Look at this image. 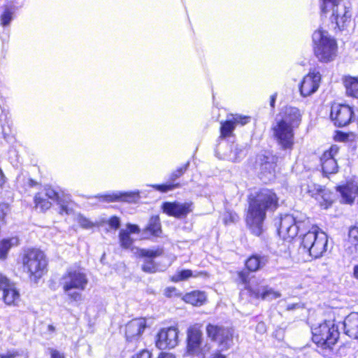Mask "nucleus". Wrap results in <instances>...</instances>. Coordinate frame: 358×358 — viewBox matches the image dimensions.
<instances>
[{
  "label": "nucleus",
  "mask_w": 358,
  "mask_h": 358,
  "mask_svg": "<svg viewBox=\"0 0 358 358\" xmlns=\"http://www.w3.org/2000/svg\"><path fill=\"white\" fill-rule=\"evenodd\" d=\"M278 203V198L271 189H262L257 194L250 203L246 216V223L254 234L259 236L262 234L266 210H275Z\"/></svg>",
  "instance_id": "obj_1"
},
{
  "label": "nucleus",
  "mask_w": 358,
  "mask_h": 358,
  "mask_svg": "<svg viewBox=\"0 0 358 358\" xmlns=\"http://www.w3.org/2000/svg\"><path fill=\"white\" fill-rule=\"evenodd\" d=\"M22 271L31 282H37L48 271V259L38 248L24 250L21 257Z\"/></svg>",
  "instance_id": "obj_2"
},
{
  "label": "nucleus",
  "mask_w": 358,
  "mask_h": 358,
  "mask_svg": "<svg viewBox=\"0 0 358 358\" xmlns=\"http://www.w3.org/2000/svg\"><path fill=\"white\" fill-rule=\"evenodd\" d=\"M60 284L69 299L77 302L83 300L81 292L86 289L88 279L80 268H70L61 278Z\"/></svg>",
  "instance_id": "obj_3"
},
{
  "label": "nucleus",
  "mask_w": 358,
  "mask_h": 358,
  "mask_svg": "<svg viewBox=\"0 0 358 358\" xmlns=\"http://www.w3.org/2000/svg\"><path fill=\"white\" fill-rule=\"evenodd\" d=\"M312 38L315 55L320 62H328L336 58L337 43L327 31L321 28L315 30Z\"/></svg>",
  "instance_id": "obj_4"
},
{
  "label": "nucleus",
  "mask_w": 358,
  "mask_h": 358,
  "mask_svg": "<svg viewBox=\"0 0 358 358\" xmlns=\"http://www.w3.org/2000/svg\"><path fill=\"white\" fill-rule=\"evenodd\" d=\"M312 340L322 350L331 351L336 343L339 332L333 320L324 321L312 328Z\"/></svg>",
  "instance_id": "obj_5"
},
{
  "label": "nucleus",
  "mask_w": 358,
  "mask_h": 358,
  "mask_svg": "<svg viewBox=\"0 0 358 358\" xmlns=\"http://www.w3.org/2000/svg\"><path fill=\"white\" fill-rule=\"evenodd\" d=\"M327 244V235L319 230L318 227H312L311 229L303 236L301 248L305 252H308L310 256L318 258L326 252Z\"/></svg>",
  "instance_id": "obj_6"
},
{
  "label": "nucleus",
  "mask_w": 358,
  "mask_h": 358,
  "mask_svg": "<svg viewBox=\"0 0 358 358\" xmlns=\"http://www.w3.org/2000/svg\"><path fill=\"white\" fill-rule=\"evenodd\" d=\"M342 0H323L322 10L323 13L332 10L331 20L338 29L342 30L348 27L351 22V13L348 8L341 3Z\"/></svg>",
  "instance_id": "obj_7"
},
{
  "label": "nucleus",
  "mask_w": 358,
  "mask_h": 358,
  "mask_svg": "<svg viewBox=\"0 0 358 358\" xmlns=\"http://www.w3.org/2000/svg\"><path fill=\"white\" fill-rule=\"evenodd\" d=\"M207 336L216 343L220 351L229 350L234 344L232 329L216 324H208L206 327Z\"/></svg>",
  "instance_id": "obj_8"
},
{
  "label": "nucleus",
  "mask_w": 358,
  "mask_h": 358,
  "mask_svg": "<svg viewBox=\"0 0 358 358\" xmlns=\"http://www.w3.org/2000/svg\"><path fill=\"white\" fill-rule=\"evenodd\" d=\"M202 331L196 325L190 326L187 330L186 354L192 357H203L209 352L210 348L203 346Z\"/></svg>",
  "instance_id": "obj_9"
},
{
  "label": "nucleus",
  "mask_w": 358,
  "mask_h": 358,
  "mask_svg": "<svg viewBox=\"0 0 358 358\" xmlns=\"http://www.w3.org/2000/svg\"><path fill=\"white\" fill-rule=\"evenodd\" d=\"M306 223L308 224L309 220L305 217L300 220L294 215H285L280 218L278 234L285 240L293 238Z\"/></svg>",
  "instance_id": "obj_10"
},
{
  "label": "nucleus",
  "mask_w": 358,
  "mask_h": 358,
  "mask_svg": "<svg viewBox=\"0 0 358 358\" xmlns=\"http://www.w3.org/2000/svg\"><path fill=\"white\" fill-rule=\"evenodd\" d=\"M238 278L245 288L249 290L256 298H261L264 300H272L280 296V294L271 288L259 287L258 280L255 278L248 280L247 273L241 271L238 273Z\"/></svg>",
  "instance_id": "obj_11"
},
{
  "label": "nucleus",
  "mask_w": 358,
  "mask_h": 358,
  "mask_svg": "<svg viewBox=\"0 0 358 358\" xmlns=\"http://www.w3.org/2000/svg\"><path fill=\"white\" fill-rule=\"evenodd\" d=\"M294 129L276 120L273 127V136L282 149H291L294 144Z\"/></svg>",
  "instance_id": "obj_12"
},
{
  "label": "nucleus",
  "mask_w": 358,
  "mask_h": 358,
  "mask_svg": "<svg viewBox=\"0 0 358 358\" xmlns=\"http://www.w3.org/2000/svg\"><path fill=\"white\" fill-rule=\"evenodd\" d=\"M179 331L177 327L162 329L157 335L156 346L161 350L172 349L178 345Z\"/></svg>",
  "instance_id": "obj_13"
},
{
  "label": "nucleus",
  "mask_w": 358,
  "mask_h": 358,
  "mask_svg": "<svg viewBox=\"0 0 358 358\" xmlns=\"http://www.w3.org/2000/svg\"><path fill=\"white\" fill-rule=\"evenodd\" d=\"M163 212L176 218L185 217L193 210L192 201L180 203L178 201L164 202L162 206Z\"/></svg>",
  "instance_id": "obj_14"
},
{
  "label": "nucleus",
  "mask_w": 358,
  "mask_h": 358,
  "mask_svg": "<svg viewBox=\"0 0 358 358\" xmlns=\"http://www.w3.org/2000/svg\"><path fill=\"white\" fill-rule=\"evenodd\" d=\"M353 111L348 105L334 104L331 106V117L338 127H345L352 120Z\"/></svg>",
  "instance_id": "obj_15"
},
{
  "label": "nucleus",
  "mask_w": 358,
  "mask_h": 358,
  "mask_svg": "<svg viewBox=\"0 0 358 358\" xmlns=\"http://www.w3.org/2000/svg\"><path fill=\"white\" fill-rule=\"evenodd\" d=\"M339 148L337 145H331L330 148L322 154L320 161L322 171L324 174L336 173L338 166L336 159L338 153Z\"/></svg>",
  "instance_id": "obj_16"
},
{
  "label": "nucleus",
  "mask_w": 358,
  "mask_h": 358,
  "mask_svg": "<svg viewBox=\"0 0 358 358\" xmlns=\"http://www.w3.org/2000/svg\"><path fill=\"white\" fill-rule=\"evenodd\" d=\"M147 322L145 318H135L129 322L125 327V336L128 341H137L141 337L145 328Z\"/></svg>",
  "instance_id": "obj_17"
},
{
  "label": "nucleus",
  "mask_w": 358,
  "mask_h": 358,
  "mask_svg": "<svg viewBox=\"0 0 358 358\" xmlns=\"http://www.w3.org/2000/svg\"><path fill=\"white\" fill-rule=\"evenodd\" d=\"M249 116L238 114L231 115L227 120L221 122L220 134L222 138L231 136L236 125H245L250 122Z\"/></svg>",
  "instance_id": "obj_18"
},
{
  "label": "nucleus",
  "mask_w": 358,
  "mask_h": 358,
  "mask_svg": "<svg viewBox=\"0 0 358 358\" xmlns=\"http://www.w3.org/2000/svg\"><path fill=\"white\" fill-rule=\"evenodd\" d=\"M321 76L319 72H310L303 78L300 86L301 94L308 96L315 92L320 85Z\"/></svg>",
  "instance_id": "obj_19"
},
{
  "label": "nucleus",
  "mask_w": 358,
  "mask_h": 358,
  "mask_svg": "<svg viewBox=\"0 0 358 358\" xmlns=\"http://www.w3.org/2000/svg\"><path fill=\"white\" fill-rule=\"evenodd\" d=\"M279 116L280 118L277 117V121L283 122L285 124H288L293 129L297 127L301 121L299 110L294 107H286L280 113Z\"/></svg>",
  "instance_id": "obj_20"
},
{
  "label": "nucleus",
  "mask_w": 358,
  "mask_h": 358,
  "mask_svg": "<svg viewBox=\"0 0 358 358\" xmlns=\"http://www.w3.org/2000/svg\"><path fill=\"white\" fill-rule=\"evenodd\" d=\"M337 190L341 195L342 202L351 204L358 196V183L349 182L344 185L338 187Z\"/></svg>",
  "instance_id": "obj_21"
},
{
  "label": "nucleus",
  "mask_w": 358,
  "mask_h": 358,
  "mask_svg": "<svg viewBox=\"0 0 358 358\" xmlns=\"http://www.w3.org/2000/svg\"><path fill=\"white\" fill-rule=\"evenodd\" d=\"M45 195L48 199L57 202L60 206V213L70 214L71 213L72 208L70 206L71 203L69 196H64V199L60 197L59 194L50 187L45 188Z\"/></svg>",
  "instance_id": "obj_22"
},
{
  "label": "nucleus",
  "mask_w": 358,
  "mask_h": 358,
  "mask_svg": "<svg viewBox=\"0 0 358 358\" xmlns=\"http://www.w3.org/2000/svg\"><path fill=\"white\" fill-rule=\"evenodd\" d=\"M1 289L3 290L2 298L4 303L8 306H16L20 301V295L15 285L9 280L8 285Z\"/></svg>",
  "instance_id": "obj_23"
},
{
  "label": "nucleus",
  "mask_w": 358,
  "mask_h": 358,
  "mask_svg": "<svg viewBox=\"0 0 358 358\" xmlns=\"http://www.w3.org/2000/svg\"><path fill=\"white\" fill-rule=\"evenodd\" d=\"M315 189L316 192H313L311 190H309V192L311 193L313 196H315L316 199L319 201L320 206L324 209L331 206L334 202L333 194L329 190L322 189L320 186H315Z\"/></svg>",
  "instance_id": "obj_24"
},
{
  "label": "nucleus",
  "mask_w": 358,
  "mask_h": 358,
  "mask_svg": "<svg viewBox=\"0 0 358 358\" xmlns=\"http://www.w3.org/2000/svg\"><path fill=\"white\" fill-rule=\"evenodd\" d=\"M103 201H123L127 202H134L139 199V192H117L113 194L104 195L101 196Z\"/></svg>",
  "instance_id": "obj_25"
},
{
  "label": "nucleus",
  "mask_w": 358,
  "mask_h": 358,
  "mask_svg": "<svg viewBox=\"0 0 358 358\" xmlns=\"http://www.w3.org/2000/svg\"><path fill=\"white\" fill-rule=\"evenodd\" d=\"M345 333L350 338L358 339V313L350 314L344 320Z\"/></svg>",
  "instance_id": "obj_26"
},
{
  "label": "nucleus",
  "mask_w": 358,
  "mask_h": 358,
  "mask_svg": "<svg viewBox=\"0 0 358 358\" xmlns=\"http://www.w3.org/2000/svg\"><path fill=\"white\" fill-rule=\"evenodd\" d=\"M268 262L267 256L255 255L246 260L245 266L249 271L255 272L264 267Z\"/></svg>",
  "instance_id": "obj_27"
},
{
  "label": "nucleus",
  "mask_w": 358,
  "mask_h": 358,
  "mask_svg": "<svg viewBox=\"0 0 358 358\" xmlns=\"http://www.w3.org/2000/svg\"><path fill=\"white\" fill-rule=\"evenodd\" d=\"M182 300L192 306H201L206 302V295L203 292L194 290L185 294L182 297Z\"/></svg>",
  "instance_id": "obj_28"
},
{
  "label": "nucleus",
  "mask_w": 358,
  "mask_h": 358,
  "mask_svg": "<svg viewBox=\"0 0 358 358\" xmlns=\"http://www.w3.org/2000/svg\"><path fill=\"white\" fill-rule=\"evenodd\" d=\"M18 245L19 239L17 237H11L0 241V259H6L10 249Z\"/></svg>",
  "instance_id": "obj_29"
},
{
  "label": "nucleus",
  "mask_w": 358,
  "mask_h": 358,
  "mask_svg": "<svg viewBox=\"0 0 358 358\" xmlns=\"http://www.w3.org/2000/svg\"><path fill=\"white\" fill-rule=\"evenodd\" d=\"M205 273L203 271H195L193 272L190 269H184L178 271L175 275L171 276V280L174 282L180 281L187 280L190 278H197L204 275Z\"/></svg>",
  "instance_id": "obj_30"
},
{
  "label": "nucleus",
  "mask_w": 358,
  "mask_h": 358,
  "mask_svg": "<svg viewBox=\"0 0 358 358\" xmlns=\"http://www.w3.org/2000/svg\"><path fill=\"white\" fill-rule=\"evenodd\" d=\"M275 178V165L271 162H266L261 166L260 178L264 182L271 181Z\"/></svg>",
  "instance_id": "obj_31"
},
{
  "label": "nucleus",
  "mask_w": 358,
  "mask_h": 358,
  "mask_svg": "<svg viewBox=\"0 0 358 358\" xmlns=\"http://www.w3.org/2000/svg\"><path fill=\"white\" fill-rule=\"evenodd\" d=\"M344 85L348 95L358 98V78L346 77L344 80Z\"/></svg>",
  "instance_id": "obj_32"
},
{
  "label": "nucleus",
  "mask_w": 358,
  "mask_h": 358,
  "mask_svg": "<svg viewBox=\"0 0 358 358\" xmlns=\"http://www.w3.org/2000/svg\"><path fill=\"white\" fill-rule=\"evenodd\" d=\"M133 251L136 255L139 257H145L148 258H155L163 255L164 250L162 248H158L155 250L140 249L138 248H132Z\"/></svg>",
  "instance_id": "obj_33"
},
{
  "label": "nucleus",
  "mask_w": 358,
  "mask_h": 358,
  "mask_svg": "<svg viewBox=\"0 0 358 358\" xmlns=\"http://www.w3.org/2000/svg\"><path fill=\"white\" fill-rule=\"evenodd\" d=\"M147 230L155 236H159L162 233V229L159 217L155 216L150 218Z\"/></svg>",
  "instance_id": "obj_34"
},
{
  "label": "nucleus",
  "mask_w": 358,
  "mask_h": 358,
  "mask_svg": "<svg viewBox=\"0 0 358 358\" xmlns=\"http://www.w3.org/2000/svg\"><path fill=\"white\" fill-rule=\"evenodd\" d=\"M119 241L120 246L124 249H129L133 244V239L129 234L128 230L121 229L119 233Z\"/></svg>",
  "instance_id": "obj_35"
},
{
  "label": "nucleus",
  "mask_w": 358,
  "mask_h": 358,
  "mask_svg": "<svg viewBox=\"0 0 358 358\" xmlns=\"http://www.w3.org/2000/svg\"><path fill=\"white\" fill-rule=\"evenodd\" d=\"M35 203L36 206L39 208L41 210H46L52 206L51 202L44 198L41 193L35 196Z\"/></svg>",
  "instance_id": "obj_36"
},
{
  "label": "nucleus",
  "mask_w": 358,
  "mask_h": 358,
  "mask_svg": "<svg viewBox=\"0 0 358 358\" xmlns=\"http://www.w3.org/2000/svg\"><path fill=\"white\" fill-rule=\"evenodd\" d=\"M76 221L80 224V226L83 229H92L97 224L87 218L83 217L81 215H78L76 217Z\"/></svg>",
  "instance_id": "obj_37"
},
{
  "label": "nucleus",
  "mask_w": 358,
  "mask_h": 358,
  "mask_svg": "<svg viewBox=\"0 0 358 358\" xmlns=\"http://www.w3.org/2000/svg\"><path fill=\"white\" fill-rule=\"evenodd\" d=\"M349 238L358 251V226H355L349 230Z\"/></svg>",
  "instance_id": "obj_38"
},
{
  "label": "nucleus",
  "mask_w": 358,
  "mask_h": 358,
  "mask_svg": "<svg viewBox=\"0 0 358 358\" xmlns=\"http://www.w3.org/2000/svg\"><path fill=\"white\" fill-rule=\"evenodd\" d=\"M22 355V352L16 349H10L4 352H0V358H17Z\"/></svg>",
  "instance_id": "obj_39"
},
{
  "label": "nucleus",
  "mask_w": 358,
  "mask_h": 358,
  "mask_svg": "<svg viewBox=\"0 0 358 358\" xmlns=\"http://www.w3.org/2000/svg\"><path fill=\"white\" fill-rule=\"evenodd\" d=\"M152 187L162 192H166L168 191H171L175 188H178L180 187V183H176V184H167V185H154Z\"/></svg>",
  "instance_id": "obj_40"
},
{
  "label": "nucleus",
  "mask_w": 358,
  "mask_h": 358,
  "mask_svg": "<svg viewBox=\"0 0 358 358\" xmlns=\"http://www.w3.org/2000/svg\"><path fill=\"white\" fill-rule=\"evenodd\" d=\"M142 270L146 273H155L157 271V266L152 260H146L142 266Z\"/></svg>",
  "instance_id": "obj_41"
},
{
  "label": "nucleus",
  "mask_w": 358,
  "mask_h": 358,
  "mask_svg": "<svg viewBox=\"0 0 358 358\" xmlns=\"http://www.w3.org/2000/svg\"><path fill=\"white\" fill-rule=\"evenodd\" d=\"M188 166H189V162H187L186 164H185L183 166L180 167V169H177L176 171L173 172L170 176V180H175L178 178L180 177L186 171Z\"/></svg>",
  "instance_id": "obj_42"
},
{
  "label": "nucleus",
  "mask_w": 358,
  "mask_h": 358,
  "mask_svg": "<svg viewBox=\"0 0 358 358\" xmlns=\"http://www.w3.org/2000/svg\"><path fill=\"white\" fill-rule=\"evenodd\" d=\"M106 223L108 224L111 229L116 230L120 227V220L119 217L113 216L107 220Z\"/></svg>",
  "instance_id": "obj_43"
},
{
  "label": "nucleus",
  "mask_w": 358,
  "mask_h": 358,
  "mask_svg": "<svg viewBox=\"0 0 358 358\" xmlns=\"http://www.w3.org/2000/svg\"><path fill=\"white\" fill-rule=\"evenodd\" d=\"M11 19H12V13L8 10L5 11L1 17L2 24L4 26L8 24L9 22H10Z\"/></svg>",
  "instance_id": "obj_44"
},
{
  "label": "nucleus",
  "mask_w": 358,
  "mask_h": 358,
  "mask_svg": "<svg viewBox=\"0 0 358 358\" xmlns=\"http://www.w3.org/2000/svg\"><path fill=\"white\" fill-rule=\"evenodd\" d=\"M126 227H127V229L125 230H128L129 234H139L141 231L140 228L136 224H132L128 223Z\"/></svg>",
  "instance_id": "obj_45"
},
{
  "label": "nucleus",
  "mask_w": 358,
  "mask_h": 358,
  "mask_svg": "<svg viewBox=\"0 0 358 358\" xmlns=\"http://www.w3.org/2000/svg\"><path fill=\"white\" fill-rule=\"evenodd\" d=\"M132 358H151V354L149 351L143 350Z\"/></svg>",
  "instance_id": "obj_46"
},
{
  "label": "nucleus",
  "mask_w": 358,
  "mask_h": 358,
  "mask_svg": "<svg viewBox=\"0 0 358 358\" xmlns=\"http://www.w3.org/2000/svg\"><path fill=\"white\" fill-rule=\"evenodd\" d=\"M10 280L4 275L2 273L0 272V289L8 285V282Z\"/></svg>",
  "instance_id": "obj_47"
},
{
  "label": "nucleus",
  "mask_w": 358,
  "mask_h": 358,
  "mask_svg": "<svg viewBox=\"0 0 358 358\" xmlns=\"http://www.w3.org/2000/svg\"><path fill=\"white\" fill-rule=\"evenodd\" d=\"M348 135L342 132H338L335 136V139L338 141H345L348 139Z\"/></svg>",
  "instance_id": "obj_48"
},
{
  "label": "nucleus",
  "mask_w": 358,
  "mask_h": 358,
  "mask_svg": "<svg viewBox=\"0 0 358 358\" xmlns=\"http://www.w3.org/2000/svg\"><path fill=\"white\" fill-rule=\"evenodd\" d=\"M176 292L175 287H168L164 290V294L168 297H172Z\"/></svg>",
  "instance_id": "obj_49"
},
{
  "label": "nucleus",
  "mask_w": 358,
  "mask_h": 358,
  "mask_svg": "<svg viewBox=\"0 0 358 358\" xmlns=\"http://www.w3.org/2000/svg\"><path fill=\"white\" fill-rule=\"evenodd\" d=\"M50 358H64L63 355H62L59 351L57 350L51 349L50 350Z\"/></svg>",
  "instance_id": "obj_50"
},
{
  "label": "nucleus",
  "mask_w": 358,
  "mask_h": 358,
  "mask_svg": "<svg viewBox=\"0 0 358 358\" xmlns=\"http://www.w3.org/2000/svg\"><path fill=\"white\" fill-rule=\"evenodd\" d=\"M157 358H176V355L170 352H161Z\"/></svg>",
  "instance_id": "obj_51"
},
{
  "label": "nucleus",
  "mask_w": 358,
  "mask_h": 358,
  "mask_svg": "<svg viewBox=\"0 0 358 358\" xmlns=\"http://www.w3.org/2000/svg\"><path fill=\"white\" fill-rule=\"evenodd\" d=\"M352 276L354 278L358 280V264H356L353 267Z\"/></svg>",
  "instance_id": "obj_52"
},
{
  "label": "nucleus",
  "mask_w": 358,
  "mask_h": 358,
  "mask_svg": "<svg viewBox=\"0 0 358 358\" xmlns=\"http://www.w3.org/2000/svg\"><path fill=\"white\" fill-rule=\"evenodd\" d=\"M210 358H226L225 355L221 354L220 351L213 353Z\"/></svg>",
  "instance_id": "obj_53"
},
{
  "label": "nucleus",
  "mask_w": 358,
  "mask_h": 358,
  "mask_svg": "<svg viewBox=\"0 0 358 358\" xmlns=\"http://www.w3.org/2000/svg\"><path fill=\"white\" fill-rule=\"evenodd\" d=\"M257 330L259 331H261V332H264L266 331V329H265V324L264 323H259L257 326Z\"/></svg>",
  "instance_id": "obj_54"
},
{
  "label": "nucleus",
  "mask_w": 358,
  "mask_h": 358,
  "mask_svg": "<svg viewBox=\"0 0 358 358\" xmlns=\"http://www.w3.org/2000/svg\"><path fill=\"white\" fill-rule=\"evenodd\" d=\"M4 208H7V206L5 205H0V218L3 219L5 213H3Z\"/></svg>",
  "instance_id": "obj_55"
},
{
  "label": "nucleus",
  "mask_w": 358,
  "mask_h": 358,
  "mask_svg": "<svg viewBox=\"0 0 358 358\" xmlns=\"http://www.w3.org/2000/svg\"><path fill=\"white\" fill-rule=\"evenodd\" d=\"M5 182V177L2 172V171L0 169V187H1Z\"/></svg>",
  "instance_id": "obj_56"
},
{
  "label": "nucleus",
  "mask_w": 358,
  "mask_h": 358,
  "mask_svg": "<svg viewBox=\"0 0 358 358\" xmlns=\"http://www.w3.org/2000/svg\"><path fill=\"white\" fill-rule=\"evenodd\" d=\"M298 306H299V305L297 303L289 304V305H287L286 309L287 310H294V308H296Z\"/></svg>",
  "instance_id": "obj_57"
},
{
  "label": "nucleus",
  "mask_w": 358,
  "mask_h": 358,
  "mask_svg": "<svg viewBox=\"0 0 358 358\" xmlns=\"http://www.w3.org/2000/svg\"><path fill=\"white\" fill-rule=\"evenodd\" d=\"M227 217H230V220L231 222H234V220H235V215H232L231 214H228V215H226V217L224 218V222L227 224Z\"/></svg>",
  "instance_id": "obj_58"
},
{
  "label": "nucleus",
  "mask_w": 358,
  "mask_h": 358,
  "mask_svg": "<svg viewBox=\"0 0 358 358\" xmlns=\"http://www.w3.org/2000/svg\"><path fill=\"white\" fill-rule=\"evenodd\" d=\"M275 99H276V94H273L271 96V101H270V105L271 107H273L274 106V103H275Z\"/></svg>",
  "instance_id": "obj_59"
},
{
  "label": "nucleus",
  "mask_w": 358,
  "mask_h": 358,
  "mask_svg": "<svg viewBox=\"0 0 358 358\" xmlns=\"http://www.w3.org/2000/svg\"><path fill=\"white\" fill-rule=\"evenodd\" d=\"M48 329L50 331H54L55 329V327L51 324L48 325Z\"/></svg>",
  "instance_id": "obj_60"
}]
</instances>
